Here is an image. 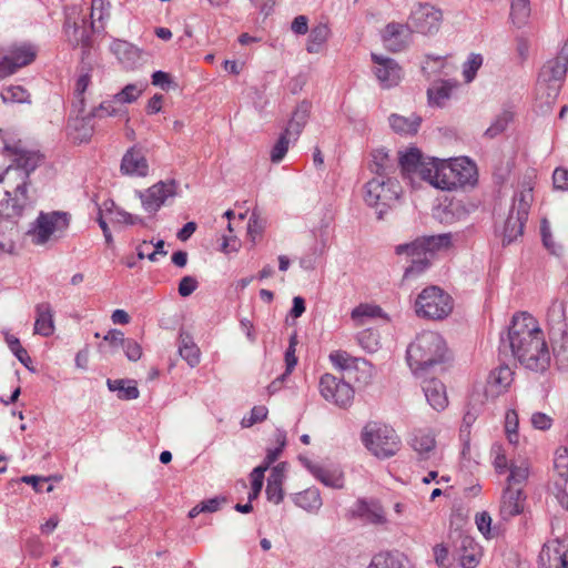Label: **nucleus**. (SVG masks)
Instances as JSON below:
<instances>
[{
	"instance_id": "nucleus-50",
	"label": "nucleus",
	"mask_w": 568,
	"mask_h": 568,
	"mask_svg": "<svg viewBox=\"0 0 568 568\" xmlns=\"http://www.w3.org/2000/svg\"><path fill=\"white\" fill-rule=\"evenodd\" d=\"M291 139V135L286 134L284 131L282 132L271 150V161L273 163H280L284 159L288 151Z\"/></svg>"
},
{
	"instance_id": "nucleus-53",
	"label": "nucleus",
	"mask_w": 568,
	"mask_h": 568,
	"mask_svg": "<svg viewBox=\"0 0 568 568\" xmlns=\"http://www.w3.org/2000/svg\"><path fill=\"white\" fill-rule=\"evenodd\" d=\"M554 467L558 475L567 480L568 478V450L566 447H559L555 453Z\"/></svg>"
},
{
	"instance_id": "nucleus-19",
	"label": "nucleus",
	"mask_w": 568,
	"mask_h": 568,
	"mask_svg": "<svg viewBox=\"0 0 568 568\" xmlns=\"http://www.w3.org/2000/svg\"><path fill=\"white\" fill-rule=\"evenodd\" d=\"M546 316L550 339L555 343L564 341L568 331L565 302L554 301Z\"/></svg>"
},
{
	"instance_id": "nucleus-23",
	"label": "nucleus",
	"mask_w": 568,
	"mask_h": 568,
	"mask_svg": "<svg viewBox=\"0 0 568 568\" xmlns=\"http://www.w3.org/2000/svg\"><path fill=\"white\" fill-rule=\"evenodd\" d=\"M456 550L459 564L463 568H475L477 566L478 545L475 542L474 538L458 532Z\"/></svg>"
},
{
	"instance_id": "nucleus-28",
	"label": "nucleus",
	"mask_w": 568,
	"mask_h": 568,
	"mask_svg": "<svg viewBox=\"0 0 568 568\" xmlns=\"http://www.w3.org/2000/svg\"><path fill=\"white\" fill-rule=\"evenodd\" d=\"M36 322L33 332L43 337H49L54 333L53 311L49 303L43 302L36 306Z\"/></svg>"
},
{
	"instance_id": "nucleus-64",
	"label": "nucleus",
	"mask_w": 568,
	"mask_h": 568,
	"mask_svg": "<svg viewBox=\"0 0 568 568\" xmlns=\"http://www.w3.org/2000/svg\"><path fill=\"white\" fill-rule=\"evenodd\" d=\"M554 186L557 190H568V170L564 168H557L552 174Z\"/></svg>"
},
{
	"instance_id": "nucleus-12",
	"label": "nucleus",
	"mask_w": 568,
	"mask_h": 568,
	"mask_svg": "<svg viewBox=\"0 0 568 568\" xmlns=\"http://www.w3.org/2000/svg\"><path fill=\"white\" fill-rule=\"evenodd\" d=\"M320 393L327 402L341 408L349 407L354 399V389L351 384L328 373L320 379Z\"/></svg>"
},
{
	"instance_id": "nucleus-41",
	"label": "nucleus",
	"mask_w": 568,
	"mask_h": 568,
	"mask_svg": "<svg viewBox=\"0 0 568 568\" xmlns=\"http://www.w3.org/2000/svg\"><path fill=\"white\" fill-rule=\"evenodd\" d=\"M442 161L443 160L436 158L429 159L428 162L424 160L415 173L418 174L422 180L427 181L433 186L437 187Z\"/></svg>"
},
{
	"instance_id": "nucleus-60",
	"label": "nucleus",
	"mask_w": 568,
	"mask_h": 568,
	"mask_svg": "<svg viewBox=\"0 0 568 568\" xmlns=\"http://www.w3.org/2000/svg\"><path fill=\"white\" fill-rule=\"evenodd\" d=\"M152 245V242L143 241L138 247H136V254L140 260L149 258L151 262L158 261V255L165 256L168 254L166 251H150V247Z\"/></svg>"
},
{
	"instance_id": "nucleus-29",
	"label": "nucleus",
	"mask_w": 568,
	"mask_h": 568,
	"mask_svg": "<svg viewBox=\"0 0 568 568\" xmlns=\"http://www.w3.org/2000/svg\"><path fill=\"white\" fill-rule=\"evenodd\" d=\"M539 565L541 568H568V551L545 545L539 554Z\"/></svg>"
},
{
	"instance_id": "nucleus-52",
	"label": "nucleus",
	"mask_w": 568,
	"mask_h": 568,
	"mask_svg": "<svg viewBox=\"0 0 568 568\" xmlns=\"http://www.w3.org/2000/svg\"><path fill=\"white\" fill-rule=\"evenodd\" d=\"M540 234L544 246L555 255H558L561 251V246L556 244L550 231V225L547 219H542L540 223Z\"/></svg>"
},
{
	"instance_id": "nucleus-8",
	"label": "nucleus",
	"mask_w": 568,
	"mask_h": 568,
	"mask_svg": "<svg viewBox=\"0 0 568 568\" xmlns=\"http://www.w3.org/2000/svg\"><path fill=\"white\" fill-rule=\"evenodd\" d=\"M71 216L67 212H40L27 232L36 245H44L50 240L60 239L70 225Z\"/></svg>"
},
{
	"instance_id": "nucleus-4",
	"label": "nucleus",
	"mask_w": 568,
	"mask_h": 568,
	"mask_svg": "<svg viewBox=\"0 0 568 568\" xmlns=\"http://www.w3.org/2000/svg\"><path fill=\"white\" fill-rule=\"evenodd\" d=\"M364 446L377 458H389L400 449V438L395 429L378 422H368L362 433Z\"/></svg>"
},
{
	"instance_id": "nucleus-9",
	"label": "nucleus",
	"mask_w": 568,
	"mask_h": 568,
	"mask_svg": "<svg viewBox=\"0 0 568 568\" xmlns=\"http://www.w3.org/2000/svg\"><path fill=\"white\" fill-rule=\"evenodd\" d=\"M416 314L429 320L447 317L454 307L452 296L438 286L424 288L415 301Z\"/></svg>"
},
{
	"instance_id": "nucleus-44",
	"label": "nucleus",
	"mask_w": 568,
	"mask_h": 568,
	"mask_svg": "<svg viewBox=\"0 0 568 568\" xmlns=\"http://www.w3.org/2000/svg\"><path fill=\"white\" fill-rule=\"evenodd\" d=\"M329 29L326 24L320 23L314 27L308 37L306 50L310 53H317L322 44L327 40Z\"/></svg>"
},
{
	"instance_id": "nucleus-39",
	"label": "nucleus",
	"mask_w": 568,
	"mask_h": 568,
	"mask_svg": "<svg viewBox=\"0 0 568 568\" xmlns=\"http://www.w3.org/2000/svg\"><path fill=\"white\" fill-rule=\"evenodd\" d=\"M295 504L310 511H317L322 507V498L318 489L307 488L302 493H298L294 498Z\"/></svg>"
},
{
	"instance_id": "nucleus-35",
	"label": "nucleus",
	"mask_w": 568,
	"mask_h": 568,
	"mask_svg": "<svg viewBox=\"0 0 568 568\" xmlns=\"http://www.w3.org/2000/svg\"><path fill=\"white\" fill-rule=\"evenodd\" d=\"M106 385L111 392H118V397L122 400L136 399L140 396L135 381L108 379Z\"/></svg>"
},
{
	"instance_id": "nucleus-18",
	"label": "nucleus",
	"mask_w": 568,
	"mask_h": 568,
	"mask_svg": "<svg viewBox=\"0 0 568 568\" xmlns=\"http://www.w3.org/2000/svg\"><path fill=\"white\" fill-rule=\"evenodd\" d=\"M412 32L409 22H389L382 30V40L389 51L399 52L408 45Z\"/></svg>"
},
{
	"instance_id": "nucleus-10",
	"label": "nucleus",
	"mask_w": 568,
	"mask_h": 568,
	"mask_svg": "<svg viewBox=\"0 0 568 568\" xmlns=\"http://www.w3.org/2000/svg\"><path fill=\"white\" fill-rule=\"evenodd\" d=\"M398 182L389 176L373 178L365 185V202L377 210V217L383 219L400 194Z\"/></svg>"
},
{
	"instance_id": "nucleus-45",
	"label": "nucleus",
	"mask_w": 568,
	"mask_h": 568,
	"mask_svg": "<svg viewBox=\"0 0 568 568\" xmlns=\"http://www.w3.org/2000/svg\"><path fill=\"white\" fill-rule=\"evenodd\" d=\"M4 103H31L30 93L22 85H9L1 91Z\"/></svg>"
},
{
	"instance_id": "nucleus-2",
	"label": "nucleus",
	"mask_w": 568,
	"mask_h": 568,
	"mask_svg": "<svg viewBox=\"0 0 568 568\" xmlns=\"http://www.w3.org/2000/svg\"><path fill=\"white\" fill-rule=\"evenodd\" d=\"M446 343L443 337L432 331L423 332L412 342L406 352L407 363L417 377H423L435 366L444 363Z\"/></svg>"
},
{
	"instance_id": "nucleus-57",
	"label": "nucleus",
	"mask_w": 568,
	"mask_h": 568,
	"mask_svg": "<svg viewBox=\"0 0 568 568\" xmlns=\"http://www.w3.org/2000/svg\"><path fill=\"white\" fill-rule=\"evenodd\" d=\"M265 467H255L251 473L252 490L248 494V499L252 501L260 495L264 481Z\"/></svg>"
},
{
	"instance_id": "nucleus-47",
	"label": "nucleus",
	"mask_w": 568,
	"mask_h": 568,
	"mask_svg": "<svg viewBox=\"0 0 568 568\" xmlns=\"http://www.w3.org/2000/svg\"><path fill=\"white\" fill-rule=\"evenodd\" d=\"M508 486L523 485L529 476V466L526 462H521L519 465L511 464L509 467Z\"/></svg>"
},
{
	"instance_id": "nucleus-7",
	"label": "nucleus",
	"mask_w": 568,
	"mask_h": 568,
	"mask_svg": "<svg viewBox=\"0 0 568 568\" xmlns=\"http://www.w3.org/2000/svg\"><path fill=\"white\" fill-rule=\"evenodd\" d=\"M476 181V165L467 158L442 161L437 189L452 191L465 185H474Z\"/></svg>"
},
{
	"instance_id": "nucleus-6",
	"label": "nucleus",
	"mask_w": 568,
	"mask_h": 568,
	"mask_svg": "<svg viewBox=\"0 0 568 568\" xmlns=\"http://www.w3.org/2000/svg\"><path fill=\"white\" fill-rule=\"evenodd\" d=\"M532 201V189L529 186H524L515 193L509 214L504 224V244H510L517 240L518 236L523 235Z\"/></svg>"
},
{
	"instance_id": "nucleus-24",
	"label": "nucleus",
	"mask_w": 568,
	"mask_h": 568,
	"mask_svg": "<svg viewBox=\"0 0 568 568\" xmlns=\"http://www.w3.org/2000/svg\"><path fill=\"white\" fill-rule=\"evenodd\" d=\"M120 171L124 175L146 176L149 171L148 161L140 151L131 148L122 158Z\"/></svg>"
},
{
	"instance_id": "nucleus-3",
	"label": "nucleus",
	"mask_w": 568,
	"mask_h": 568,
	"mask_svg": "<svg viewBox=\"0 0 568 568\" xmlns=\"http://www.w3.org/2000/svg\"><path fill=\"white\" fill-rule=\"evenodd\" d=\"M37 201L36 190L24 172L23 181L16 183L11 190H6L0 197V220L17 223L23 212Z\"/></svg>"
},
{
	"instance_id": "nucleus-31",
	"label": "nucleus",
	"mask_w": 568,
	"mask_h": 568,
	"mask_svg": "<svg viewBox=\"0 0 568 568\" xmlns=\"http://www.w3.org/2000/svg\"><path fill=\"white\" fill-rule=\"evenodd\" d=\"M412 447L419 459H429L436 447V440L430 432L417 430L412 438Z\"/></svg>"
},
{
	"instance_id": "nucleus-61",
	"label": "nucleus",
	"mask_w": 568,
	"mask_h": 568,
	"mask_svg": "<svg viewBox=\"0 0 568 568\" xmlns=\"http://www.w3.org/2000/svg\"><path fill=\"white\" fill-rule=\"evenodd\" d=\"M105 17H109V10L106 8L105 0H92L91 6V23L92 29L94 28L95 21H103Z\"/></svg>"
},
{
	"instance_id": "nucleus-40",
	"label": "nucleus",
	"mask_w": 568,
	"mask_h": 568,
	"mask_svg": "<svg viewBox=\"0 0 568 568\" xmlns=\"http://www.w3.org/2000/svg\"><path fill=\"white\" fill-rule=\"evenodd\" d=\"M367 568H408L400 554L381 552L373 557Z\"/></svg>"
},
{
	"instance_id": "nucleus-56",
	"label": "nucleus",
	"mask_w": 568,
	"mask_h": 568,
	"mask_svg": "<svg viewBox=\"0 0 568 568\" xmlns=\"http://www.w3.org/2000/svg\"><path fill=\"white\" fill-rule=\"evenodd\" d=\"M511 119L509 112H504L497 116L494 123L485 131V135L488 138H495L504 132Z\"/></svg>"
},
{
	"instance_id": "nucleus-62",
	"label": "nucleus",
	"mask_w": 568,
	"mask_h": 568,
	"mask_svg": "<svg viewBox=\"0 0 568 568\" xmlns=\"http://www.w3.org/2000/svg\"><path fill=\"white\" fill-rule=\"evenodd\" d=\"M267 416V408L265 406H255L251 410L248 418L242 419L243 427H251L256 423L263 422Z\"/></svg>"
},
{
	"instance_id": "nucleus-27",
	"label": "nucleus",
	"mask_w": 568,
	"mask_h": 568,
	"mask_svg": "<svg viewBox=\"0 0 568 568\" xmlns=\"http://www.w3.org/2000/svg\"><path fill=\"white\" fill-rule=\"evenodd\" d=\"M353 516L359 517L368 523L378 525L386 523L384 509L378 501L359 499L353 510Z\"/></svg>"
},
{
	"instance_id": "nucleus-14",
	"label": "nucleus",
	"mask_w": 568,
	"mask_h": 568,
	"mask_svg": "<svg viewBox=\"0 0 568 568\" xmlns=\"http://www.w3.org/2000/svg\"><path fill=\"white\" fill-rule=\"evenodd\" d=\"M371 59L374 63L373 73L383 89H390L400 83L404 72L396 60L377 53H372Z\"/></svg>"
},
{
	"instance_id": "nucleus-63",
	"label": "nucleus",
	"mask_w": 568,
	"mask_h": 568,
	"mask_svg": "<svg viewBox=\"0 0 568 568\" xmlns=\"http://www.w3.org/2000/svg\"><path fill=\"white\" fill-rule=\"evenodd\" d=\"M122 348L124 349L125 356L129 361L136 362L142 356V348L134 339L126 338V341L123 342Z\"/></svg>"
},
{
	"instance_id": "nucleus-43",
	"label": "nucleus",
	"mask_w": 568,
	"mask_h": 568,
	"mask_svg": "<svg viewBox=\"0 0 568 568\" xmlns=\"http://www.w3.org/2000/svg\"><path fill=\"white\" fill-rule=\"evenodd\" d=\"M530 16L529 0H513L510 7V19L517 28L526 24Z\"/></svg>"
},
{
	"instance_id": "nucleus-54",
	"label": "nucleus",
	"mask_w": 568,
	"mask_h": 568,
	"mask_svg": "<svg viewBox=\"0 0 568 568\" xmlns=\"http://www.w3.org/2000/svg\"><path fill=\"white\" fill-rule=\"evenodd\" d=\"M142 94V89H139L136 84H126L120 92L114 94V100L118 103H132L138 100Z\"/></svg>"
},
{
	"instance_id": "nucleus-38",
	"label": "nucleus",
	"mask_w": 568,
	"mask_h": 568,
	"mask_svg": "<svg viewBox=\"0 0 568 568\" xmlns=\"http://www.w3.org/2000/svg\"><path fill=\"white\" fill-rule=\"evenodd\" d=\"M423 161V154L417 148H410L406 152H399L398 165L404 176L415 173Z\"/></svg>"
},
{
	"instance_id": "nucleus-1",
	"label": "nucleus",
	"mask_w": 568,
	"mask_h": 568,
	"mask_svg": "<svg viewBox=\"0 0 568 568\" xmlns=\"http://www.w3.org/2000/svg\"><path fill=\"white\" fill-rule=\"evenodd\" d=\"M509 348L511 355L526 369L544 373L550 366V352L542 329L527 313L513 316L507 336L500 338V349Z\"/></svg>"
},
{
	"instance_id": "nucleus-11",
	"label": "nucleus",
	"mask_w": 568,
	"mask_h": 568,
	"mask_svg": "<svg viewBox=\"0 0 568 568\" xmlns=\"http://www.w3.org/2000/svg\"><path fill=\"white\" fill-rule=\"evenodd\" d=\"M567 70L565 62L556 58L542 65L537 82V95L539 99L545 97V103L548 106L555 103Z\"/></svg>"
},
{
	"instance_id": "nucleus-20",
	"label": "nucleus",
	"mask_w": 568,
	"mask_h": 568,
	"mask_svg": "<svg viewBox=\"0 0 568 568\" xmlns=\"http://www.w3.org/2000/svg\"><path fill=\"white\" fill-rule=\"evenodd\" d=\"M526 495L521 487L507 486L501 495L500 516L504 520L521 514L525 507Z\"/></svg>"
},
{
	"instance_id": "nucleus-55",
	"label": "nucleus",
	"mask_w": 568,
	"mask_h": 568,
	"mask_svg": "<svg viewBox=\"0 0 568 568\" xmlns=\"http://www.w3.org/2000/svg\"><path fill=\"white\" fill-rule=\"evenodd\" d=\"M357 341L363 348L374 352L378 347V335L373 329H364L358 333Z\"/></svg>"
},
{
	"instance_id": "nucleus-42",
	"label": "nucleus",
	"mask_w": 568,
	"mask_h": 568,
	"mask_svg": "<svg viewBox=\"0 0 568 568\" xmlns=\"http://www.w3.org/2000/svg\"><path fill=\"white\" fill-rule=\"evenodd\" d=\"M419 239L423 243L425 253L427 254V256L429 258L433 257V255L436 251H439L442 248H448L452 245V234L450 233L423 236Z\"/></svg>"
},
{
	"instance_id": "nucleus-59",
	"label": "nucleus",
	"mask_w": 568,
	"mask_h": 568,
	"mask_svg": "<svg viewBox=\"0 0 568 568\" xmlns=\"http://www.w3.org/2000/svg\"><path fill=\"white\" fill-rule=\"evenodd\" d=\"M296 345H297V337L294 334L290 337V344L285 352L286 374H291L297 364V357L295 356Z\"/></svg>"
},
{
	"instance_id": "nucleus-37",
	"label": "nucleus",
	"mask_w": 568,
	"mask_h": 568,
	"mask_svg": "<svg viewBox=\"0 0 568 568\" xmlns=\"http://www.w3.org/2000/svg\"><path fill=\"white\" fill-rule=\"evenodd\" d=\"M456 82L440 81L433 84L427 90L428 103L430 105L443 106L445 101L450 98L452 90L456 87Z\"/></svg>"
},
{
	"instance_id": "nucleus-15",
	"label": "nucleus",
	"mask_w": 568,
	"mask_h": 568,
	"mask_svg": "<svg viewBox=\"0 0 568 568\" xmlns=\"http://www.w3.org/2000/svg\"><path fill=\"white\" fill-rule=\"evenodd\" d=\"M95 31V27L92 29V24L87 27V22L84 19L81 20V23L77 21H71V17L68 16L64 21V36L67 42L72 48L80 47L82 49L81 59L84 60L88 58L90 50L92 48V32Z\"/></svg>"
},
{
	"instance_id": "nucleus-25",
	"label": "nucleus",
	"mask_w": 568,
	"mask_h": 568,
	"mask_svg": "<svg viewBox=\"0 0 568 568\" xmlns=\"http://www.w3.org/2000/svg\"><path fill=\"white\" fill-rule=\"evenodd\" d=\"M312 103L303 100L297 104L292 113V116L284 129V132L292 136L296 141L307 124L311 115Z\"/></svg>"
},
{
	"instance_id": "nucleus-36",
	"label": "nucleus",
	"mask_w": 568,
	"mask_h": 568,
	"mask_svg": "<svg viewBox=\"0 0 568 568\" xmlns=\"http://www.w3.org/2000/svg\"><path fill=\"white\" fill-rule=\"evenodd\" d=\"M179 353L191 367H194L200 363V349L193 342L192 336L186 333L180 334Z\"/></svg>"
},
{
	"instance_id": "nucleus-26",
	"label": "nucleus",
	"mask_w": 568,
	"mask_h": 568,
	"mask_svg": "<svg viewBox=\"0 0 568 568\" xmlns=\"http://www.w3.org/2000/svg\"><path fill=\"white\" fill-rule=\"evenodd\" d=\"M423 390L428 404L437 412L445 409L448 405V397L445 385L437 378L425 379Z\"/></svg>"
},
{
	"instance_id": "nucleus-34",
	"label": "nucleus",
	"mask_w": 568,
	"mask_h": 568,
	"mask_svg": "<svg viewBox=\"0 0 568 568\" xmlns=\"http://www.w3.org/2000/svg\"><path fill=\"white\" fill-rule=\"evenodd\" d=\"M93 118L92 113H90L87 116L77 118L69 123L70 134L74 141L82 143L91 139L94 131L93 124L91 123Z\"/></svg>"
},
{
	"instance_id": "nucleus-32",
	"label": "nucleus",
	"mask_w": 568,
	"mask_h": 568,
	"mask_svg": "<svg viewBox=\"0 0 568 568\" xmlns=\"http://www.w3.org/2000/svg\"><path fill=\"white\" fill-rule=\"evenodd\" d=\"M369 169L376 174L375 178H386L395 172L396 165L384 149H378L372 153Z\"/></svg>"
},
{
	"instance_id": "nucleus-21",
	"label": "nucleus",
	"mask_w": 568,
	"mask_h": 568,
	"mask_svg": "<svg viewBox=\"0 0 568 568\" xmlns=\"http://www.w3.org/2000/svg\"><path fill=\"white\" fill-rule=\"evenodd\" d=\"M513 381V369L507 365H500L489 373L486 393L491 396H499L508 390Z\"/></svg>"
},
{
	"instance_id": "nucleus-58",
	"label": "nucleus",
	"mask_w": 568,
	"mask_h": 568,
	"mask_svg": "<svg viewBox=\"0 0 568 568\" xmlns=\"http://www.w3.org/2000/svg\"><path fill=\"white\" fill-rule=\"evenodd\" d=\"M430 258L418 257L410 261V265L406 267L404 273V278L415 277L416 275L423 273L429 265Z\"/></svg>"
},
{
	"instance_id": "nucleus-49",
	"label": "nucleus",
	"mask_w": 568,
	"mask_h": 568,
	"mask_svg": "<svg viewBox=\"0 0 568 568\" xmlns=\"http://www.w3.org/2000/svg\"><path fill=\"white\" fill-rule=\"evenodd\" d=\"M225 500L226 499L224 497H214V498L203 500L190 510L189 517L195 518L201 513H214V511L219 510L220 506L223 503H225Z\"/></svg>"
},
{
	"instance_id": "nucleus-5",
	"label": "nucleus",
	"mask_w": 568,
	"mask_h": 568,
	"mask_svg": "<svg viewBox=\"0 0 568 568\" xmlns=\"http://www.w3.org/2000/svg\"><path fill=\"white\" fill-rule=\"evenodd\" d=\"M4 150L13 156V163L0 174V183H7L11 189L16 183L23 181L24 172L30 178L31 172L40 165L42 155L37 151L24 149L21 141L13 145L4 144Z\"/></svg>"
},
{
	"instance_id": "nucleus-30",
	"label": "nucleus",
	"mask_w": 568,
	"mask_h": 568,
	"mask_svg": "<svg viewBox=\"0 0 568 568\" xmlns=\"http://www.w3.org/2000/svg\"><path fill=\"white\" fill-rule=\"evenodd\" d=\"M307 469L316 479L327 487L335 489L344 487L343 474L338 469H328L316 464L307 465Z\"/></svg>"
},
{
	"instance_id": "nucleus-33",
	"label": "nucleus",
	"mask_w": 568,
	"mask_h": 568,
	"mask_svg": "<svg viewBox=\"0 0 568 568\" xmlns=\"http://www.w3.org/2000/svg\"><path fill=\"white\" fill-rule=\"evenodd\" d=\"M422 118L415 113L409 116H403L398 114H392L389 116V124L392 129L400 134H415L417 133Z\"/></svg>"
},
{
	"instance_id": "nucleus-22",
	"label": "nucleus",
	"mask_w": 568,
	"mask_h": 568,
	"mask_svg": "<svg viewBox=\"0 0 568 568\" xmlns=\"http://www.w3.org/2000/svg\"><path fill=\"white\" fill-rule=\"evenodd\" d=\"M110 50L126 69L135 68L142 60V51L124 40H114Z\"/></svg>"
},
{
	"instance_id": "nucleus-51",
	"label": "nucleus",
	"mask_w": 568,
	"mask_h": 568,
	"mask_svg": "<svg viewBox=\"0 0 568 568\" xmlns=\"http://www.w3.org/2000/svg\"><path fill=\"white\" fill-rule=\"evenodd\" d=\"M115 103L118 102L114 100V97L111 100L102 101L99 106L92 110V116L102 118L104 114L109 116L126 114V111L116 108Z\"/></svg>"
},
{
	"instance_id": "nucleus-17",
	"label": "nucleus",
	"mask_w": 568,
	"mask_h": 568,
	"mask_svg": "<svg viewBox=\"0 0 568 568\" xmlns=\"http://www.w3.org/2000/svg\"><path fill=\"white\" fill-rule=\"evenodd\" d=\"M178 184L174 180L169 182H158L146 189L144 192L139 191L143 209L146 212L155 213L165 203L166 199L176 194Z\"/></svg>"
},
{
	"instance_id": "nucleus-48",
	"label": "nucleus",
	"mask_w": 568,
	"mask_h": 568,
	"mask_svg": "<svg viewBox=\"0 0 568 568\" xmlns=\"http://www.w3.org/2000/svg\"><path fill=\"white\" fill-rule=\"evenodd\" d=\"M483 57L479 53H471L467 61L463 64V75L466 83L471 82L479 68L483 65Z\"/></svg>"
},
{
	"instance_id": "nucleus-46",
	"label": "nucleus",
	"mask_w": 568,
	"mask_h": 568,
	"mask_svg": "<svg viewBox=\"0 0 568 568\" xmlns=\"http://www.w3.org/2000/svg\"><path fill=\"white\" fill-rule=\"evenodd\" d=\"M395 252L397 255H406L410 261L427 256L420 239H416L410 243L397 245Z\"/></svg>"
},
{
	"instance_id": "nucleus-16",
	"label": "nucleus",
	"mask_w": 568,
	"mask_h": 568,
	"mask_svg": "<svg viewBox=\"0 0 568 568\" xmlns=\"http://www.w3.org/2000/svg\"><path fill=\"white\" fill-rule=\"evenodd\" d=\"M36 58V51L31 45H16L8 50L7 53L0 51V79H3L18 69L28 65Z\"/></svg>"
},
{
	"instance_id": "nucleus-13",
	"label": "nucleus",
	"mask_w": 568,
	"mask_h": 568,
	"mask_svg": "<svg viewBox=\"0 0 568 568\" xmlns=\"http://www.w3.org/2000/svg\"><path fill=\"white\" fill-rule=\"evenodd\" d=\"M443 20L442 10L429 3H417L410 11L408 22L422 34H434L439 30Z\"/></svg>"
}]
</instances>
